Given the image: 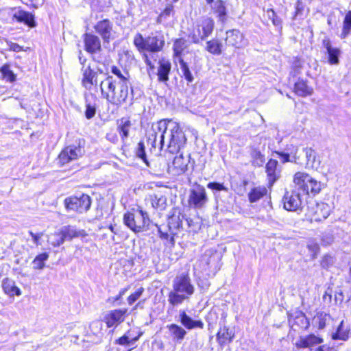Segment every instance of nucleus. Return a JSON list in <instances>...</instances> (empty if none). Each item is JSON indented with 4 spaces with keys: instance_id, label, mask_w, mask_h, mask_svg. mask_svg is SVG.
<instances>
[{
    "instance_id": "69168bd1",
    "label": "nucleus",
    "mask_w": 351,
    "mask_h": 351,
    "mask_svg": "<svg viewBox=\"0 0 351 351\" xmlns=\"http://www.w3.org/2000/svg\"><path fill=\"white\" fill-rule=\"evenodd\" d=\"M332 289H328L324 295H323V301L326 304H330L332 303Z\"/></svg>"
},
{
    "instance_id": "ddd939ff",
    "label": "nucleus",
    "mask_w": 351,
    "mask_h": 351,
    "mask_svg": "<svg viewBox=\"0 0 351 351\" xmlns=\"http://www.w3.org/2000/svg\"><path fill=\"white\" fill-rule=\"evenodd\" d=\"M94 28L101 36L104 43H109L117 37V32L113 29V23L109 19L98 21Z\"/></svg>"
},
{
    "instance_id": "4be33fe9",
    "label": "nucleus",
    "mask_w": 351,
    "mask_h": 351,
    "mask_svg": "<svg viewBox=\"0 0 351 351\" xmlns=\"http://www.w3.org/2000/svg\"><path fill=\"white\" fill-rule=\"evenodd\" d=\"M331 208L329 204L324 202L317 203L315 210L312 215L311 221L320 222L325 220L330 215Z\"/></svg>"
},
{
    "instance_id": "09e8293b",
    "label": "nucleus",
    "mask_w": 351,
    "mask_h": 351,
    "mask_svg": "<svg viewBox=\"0 0 351 351\" xmlns=\"http://www.w3.org/2000/svg\"><path fill=\"white\" fill-rule=\"evenodd\" d=\"M179 63L180 66V70L182 73V77L187 81L188 84L192 83L194 80L193 74L191 73L189 67L186 62L182 58H180Z\"/></svg>"
},
{
    "instance_id": "0e129e2a",
    "label": "nucleus",
    "mask_w": 351,
    "mask_h": 351,
    "mask_svg": "<svg viewBox=\"0 0 351 351\" xmlns=\"http://www.w3.org/2000/svg\"><path fill=\"white\" fill-rule=\"evenodd\" d=\"M344 295L341 289H338L335 291V295H334V301L336 304H341L343 301Z\"/></svg>"
},
{
    "instance_id": "5701e85b",
    "label": "nucleus",
    "mask_w": 351,
    "mask_h": 351,
    "mask_svg": "<svg viewBox=\"0 0 351 351\" xmlns=\"http://www.w3.org/2000/svg\"><path fill=\"white\" fill-rule=\"evenodd\" d=\"M225 41L227 45L239 48L243 45V35L238 29L228 30Z\"/></svg>"
},
{
    "instance_id": "423d86ee",
    "label": "nucleus",
    "mask_w": 351,
    "mask_h": 351,
    "mask_svg": "<svg viewBox=\"0 0 351 351\" xmlns=\"http://www.w3.org/2000/svg\"><path fill=\"white\" fill-rule=\"evenodd\" d=\"M294 183L304 194L315 196L322 190V183L311 178L304 172H297L293 178Z\"/></svg>"
},
{
    "instance_id": "37998d69",
    "label": "nucleus",
    "mask_w": 351,
    "mask_h": 351,
    "mask_svg": "<svg viewBox=\"0 0 351 351\" xmlns=\"http://www.w3.org/2000/svg\"><path fill=\"white\" fill-rule=\"evenodd\" d=\"M215 12L217 14L219 21L223 22L226 19L227 10L225 2L222 0H217L213 8Z\"/></svg>"
},
{
    "instance_id": "a18cd8bd",
    "label": "nucleus",
    "mask_w": 351,
    "mask_h": 351,
    "mask_svg": "<svg viewBox=\"0 0 351 351\" xmlns=\"http://www.w3.org/2000/svg\"><path fill=\"white\" fill-rule=\"evenodd\" d=\"M351 34V10L348 11L343 19V28L340 38L344 39Z\"/></svg>"
},
{
    "instance_id": "bb28decb",
    "label": "nucleus",
    "mask_w": 351,
    "mask_h": 351,
    "mask_svg": "<svg viewBox=\"0 0 351 351\" xmlns=\"http://www.w3.org/2000/svg\"><path fill=\"white\" fill-rule=\"evenodd\" d=\"M167 328L169 330L173 341L178 343H181L187 334L185 328L176 324H169L167 326Z\"/></svg>"
},
{
    "instance_id": "0eeeda50",
    "label": "nucleus",
    "mask_w": 351,
    "mask_h": 351,
    "mask_svg": "<svg viewBox=\"0 0 351 351\" xmlns=\"http://www.w3.org/2000/svg\"><path fill=\"white\" fill-rule=\"evenodd\" d=\"M123 221L126 226L136 233L147 230L150 220L147 213L140 210L134 213H125Z\"/></svg>"
},
{
    "instance_id": "ea45409f",
    "label": "nucleus",
    "mask_w": 351,
    "mask_h": 351,
    "mask_svg": "<svg viewBox=\"0 0 351 351\" xmlns=\"http://www.w3.org/2000/svg\"><path fill=\"white\" fill-rule=\"evenodd\" d=\"M276 155L278 156L281 162L285 163L287 162H291L296 164H302V162L300 160V156L298 154V149H295V152L294 153L291 152V159H290L291 155L287 153L284 152H274Z\"/></svg>"
},
{
    "instance_id": "c03bdc74",
    "label": "nucleus",
    "mask_w": 351,
    "mask_h": 351,
    "mask_svg": "<svg viewBox=\"0 0 351 351\" xmlns=\"http://www.w3.org/2000/svg\"><path fill=\"white\" fill-rule=\"evenodd\" d=\"M222 43L217 39H212L206 43V50L213 55H220L222 52Z\"/></svg>"
},
{
    "instance_id": "864d4df0",
    "label": "nucleus",
    "mask_w": 351,
    "mask_h": 351,
    "mask_svg": "<svg viewBox=\"0 0 351 351\" xmlns=\"http://www.w3.org/2000/svg\"><path fill=\"white\" fill-rule=\"evenodd\" d=\"M136 156L141 158L145 164L148 165L145 153V146L143 141L139 142L137 145L136 149Z\"/></svg>"
},
{
    "instance_id": "338daca9",
    "label": "nucleus",
    "mask_w": 351,
    "mask_h": 351,
    "mask_svg": "<svg viewBox=\"0 0 351 351\" xmlns=\"http://www.w3.org/2000/svg\"><path fill=\"white\" fill-rule=\"evenodd\" d=\"M58 238L51 242V245L54 247L60 246L66 241V239L63 237L61 232L57 235Z\"/></svg>"
},
{
    "instance_id": "13d9d810",
    "label": "nucleus",
    "mask_w": 351,
    "mask_h": 351,
    "mask_svg": "<svg viewBox=\"0 0 351 351\" xmlns=\"http://www.w3.org/2000/svg\"><path fill=\"white\" fill-rule=\"evenodd\" d=\"M96 113V106L95 104H91L88 102V100L86 99V110H85V116L88 119H92Z\"/></svg>"
},
{
    "instance_id": "052dcab7",
    "label": "nucleus",
    "mask_w": 351,
    "mask_h": 351,
    "mask_svg": "<svg viewBox=\"0 0 351 351\" xmlns=\"http://www.w3.org/2000/svg\"><path fill=\"white\" fill-rule=\"evenodd\" d=\"M322 245L324 246L330 245L334 242V236L330 232H325L321 239Z\"/></svg>"
},
{
    "instance_id": "6e6d98bb",
    "label": "nucleus",
    "mask_w": 351,
    "mask_h": 351,
    "mask_svg": "<svg viewBox=\"0 0 351 351\" xmlns=\"http://www.w3.org/2000/svg\"><path fill=\"white\" fill-rule=\"evenodd\" d=\"M295 10L294 14L292 17L293 20H296L298 17H300L303 15V12L304 10V4L302 0H298L295 3Z\"/></svg>"
},
{
    "instance_id": "f257e3e1",
    "label": "nucleus",
    "mask_w": 351,
    "mask_h": 351,
    "mask_svg": "<svg viewBox=\"0 0 351 351\" xmlns=\"http://www.w3.org/2000/svg\"><path fill=\"white\" fill-rule=\"evenodd\" d=\"M147 143L152 152L158 147L161 151L167 138V150L171 154L178 153L186 142V136L180 124L171 119H162L153 123L147 132Z\"/></svg>"
},
{
    "instance_id": "f704fd0d",
    "label": "nucleus",
    "mask_w": 351,
    "mask_h": 351,
    "mask_svg": "<svg viewBox=\"0 0 351 351\" xmlns=\"http://www.w3.org/2000/svg\"><path fill=\"white\" fill-rule=\"evenodd\" d=\"M189 43L184 38L176 39L173 45V56L178 58H182V52L187 49Z\"/></svg>"
},
{
    "instance_id": "49530a36",
    "label": "nucleus",
    "mask_w": 351,
    "mask_h": 351,
    "mask_svg": "<svg viewBox=\"0 0 351 351\" xmlns=\"http://www.w3.org/2000/svg\"><path fill=\"white\" fill-rule=\"evenodd\" d=\"M277 166L278 161L274 159H270L266 165V172L267 173L268 177L269 178L270 182H274L277 178L276 174Z\"/></svg>"
},
{
    "instance_id": "c85d7f7f",
    "label": "nucleus",
    "mask_w": 351,
    "mask_h": 351,
    "mask_svg": "<svg viewBox=\"0 0 351 351\" xmlns=\"http://www.w3.org/2000/svg\"><path fill=\"white\" fill-rule=\"evenodd\" d=\"M302 153L306 156V167L312 169H317L321 165V160L317 159V153L311 147H304L302 149Z\"/></svg>"
},
{
    "instance_id": "c9c22d12",
    "label": "nucleus",
    "mask_w": 351,
    "mask_h": 351,
    "mask_svg": "<svg viewBox=\"0 0 351 351\" xmlns=\"http://www.w3.org/2000/svg\"><path fill=\"white\" fill-rule=\"evenodd\" d=\"M112 73L116 76L114 80L117 83H124L127 84H132L130 80V74L128 71H121L119 68L113 66L111 70Z\"/></svg>"
},
{
    "instance_id": "4468645a",
    "label": "nucleus",
    "mask_w": 351,
    "mask_h": 351,
    "mask_svg": "<svg viewBox=\"0 0 351 351\" xmlns=\"http://www.w3.org/2000/svg\"><path fill=\"white\" fill-rule=\"evenodd\" d=\"M282 201L284 208L288 211H298L302 208L301 195L297 189L286 191Z\"/></svg>"
},
{
    "instance_id": "aec40b11",
    "label": "nucleus",
    "mask_w": 351,
    "mask_h": 351,
    "mask_svg": "<svg viewBox=\"0 0 351 351\" xmlns=\"http://www.w3.org/2000/svg\"><path fill=\"white\" fill-rule=\"evenodd\" d=\"M289 322L294 330H296L297 328L306 330L310 326L309 320L305 314L300 311L290 315Z\"/></svg>"
},
{
    "instance_id": "9b49d317",
    "label": "nucleus",
    "mask_w": 351,
    "mask_h": 351,
    "mask_svg": "<svg viewBox=\"0 0 351 351\" xmlns=\"http://www.w3.org/2000/svg\"><path fill=\"white\" fill-rule=\"evenodd\" d=\"M84 153V147L81 146L80 141L77 145H72L65 147L59 154L58 160L61 165H66L73 160L82 157Z\"/></svg>"
},
{
    "instance_id": "39448f33",
    "label": "nucleus",
    "mask_w": 351,
    "mask_h": 351,
    "mask_svg": "<svg viewBox=\"0 0 351 351\" xmlns=\"http://www.w3.org/2000/svg\"><path fill=\"white\" fill-rule=\"evenodd\" d=\"M184 215L179 209H173L171 215L168 219L167 226H160L158 227V232L162 239L167 240L171 245H174V235L176 232L174 230H178L182 227V220Z\"/></svg>"
},
{
    "instance_id": "9d476101",
    "label": "nucleus",
    "mask_w": 351,
    "mask_h": 351,
    "mask_svg": "<svg viewBox=\"0 0 351 351\" xmlns=\"http://www.w3.org/2000/svg\"><path fill=\"white\" fill-rule=\"evenodd\" d=\"M67 209L83 213L88 211L91 206V199L89 195L82 194L80 197H70L64 200Z\"/></svg>"
},
{
    "instance_id": "72a5a7b5",
    "label": "nucleus",
    "mask_w": 351,
    "mask_h": 351,
    "mask_svg": "<svg viewBox=\"0 0 351 351\" xmlns=\"http://www.w3.org/2000/svg\"><path fill=\"white\" fill-rule=\"evenodd\" d=\"M295 93L300 97H306L312 95L313 89L307 85L306 82L303 80H299L295 83Z\"/></svg>"
},
{
    "instance_id": "4d7b16f0",
    "label": "nucleus",
    "mask_w": 351,
    "mask_h": 351,
    "mask_svg": "<svg viewBox=\"0 0 351 351\" xmlns=\"http://www.w3.org/2000/svg\"><path fill=\"white\" fill-rule=\"evenodd\" d=\"M307 248L312 253L313 258H316L320 250L319 244L315 241H309L307 243Z\"/></svg>"
},
{
    "instance_id": "f8f14e48",
    "label": "nucleus",
    "mask_w": 351,
    "mask_h": 351,
    "mask_svg": "<svg viewBox=\"0 0 351 351\" xmlns=\"http://www.w3.org/2000/svg\"><path fill=\"white\" fill-rule=\"evenodd\" d=\"M208 200L206 191L203 186L197 184L191 189L189 197V204L191 206L195 208H201L206 205Z\"/></svg>"
},
{
    "instance_id": "a211bd4d",
    "label": "nucleus",
    "mask_w": 351,
    "mask_h": 351,
    "mask_svg": "<svg viewBox=\"0 0 351 351\" xmlns=\"http://www.w3.org/2000/svg\"><path fill=\"white\" fill-rule=\"evenodd\" d=\"M127 313V308L114 309L108 312L104 317L107 326L110 328L123 322Z\"/></svg>"
},
{
    "instance_id": "7ed1b4c3",
    "label": "nucleus",
    "mask_w": 351,
    "mask_h": 351,
    "mask_svg": "<svg viewBox=\"0 0 351 351\" xmlns=\"http://www.w3.org/2000/svg\"><path fill=\"white\" fill-rule=\"evenodd\" d=\"M101 94L108 102L114 106H121L129 98L130 90V104H133L134 90L132 84L117 83L112 76H108L100 83Z\"/></svg>"
},
{
    "instance_id": "dca6fc26",
    "label": "nucleus",
    "mask_w": 351,
    "mask_h": 351,
    "mask_svg": "<svg viewBox=\"0 0 351 351\" xmlns=\"http://www.w3.org/2000/svg\"><path fill=\"white\" fill-rule=\"evenodd\" d=\"M221 254L213 249H209L205 251L201 257V263L206 265L208 268H213L217 270L220 268V261Z\"/></svg>"
},
{
    "instance_id": "2eb2a0df",
    "label": "nucleus",
    "mask_w": 351,
    "mask_h": 351,
    "mask_svg": "<svg viewBox=\"0 0 351 351\" xmlns=\"http://www.w3.org/2000/svg\"><path fill=\"white\" fill-rule=\"evenodd\" d=\"M193 163L194 162H191L190 154L184 156L183 154H180L173 160L172 172L174 175H182L189 170V167H193Z\"/></svg>"
},
{
    "instance_id": "bf43d9fd",
    "label": "nucleus",
    "mask_w": 351,
    "mask_h": 351,
    "mask_svg": "<svg viewBox=\"0 0 351 351\" xmlns=\"http://www.w3.org/2000/svg\"><path fill=\"white\" fill-rule=\"evenodd\" d=\"M268 18L272 21V23L276 26H279L282 23L281 19L278 17L274 10L269 9L267 11Z\"/></svg>"
},
{
    "instance_id": "e2e57ef3",
    "label": "nucleus",
    "mask_w": 351,
    "mask_h": 351,
    "mask_svg": "<svg viewBox=\"0 0 351 351\" xmlns=\"http://www.w3.org/2000/svg\"><path fill=\"white\" fill-rule=\"evenodd\" d=\"M29 234L32 237V240L36 245L38 246L41 245L40 239L43 236V232L35 234L32 231H29Z\"/></svg>"
},
{
    "instance_id": "20e7f679",
    "label": "nucleus",
    "mask_w": 351,
    "mask_h": 351,
    "mask_svg": "<svg viewBox=\"0 0 351 351\" xmlns=\"http://www.w3.org/2000/svg\"><path fill=\"white\" fill-rule=\"evenodd\" d=\"M195 287L188 274L177 276L173 281V290L168 294V302L174 307L182 304L194 293Z\"/></svg>"
},
{
    "instance_id": "f3484780",
    "label": "nucleus",
    "mask_w": 351,
    "mask_h": 351,
    "mask_svg": "<svg viewBox=\"0 0 351 351\" xmlns=\"http://www.w3.org/2000/svg\"><path fill=\"white\" fill-rule=\"evenodd\" d=\"M82 84L87 90H91L93 86L97 84L98 71L91 69L88 64L82 67Z\"/></svg>"
},
{
    "instance_id": "6e6552de",
    "label": "nucleus",
    "mask_w": 351,
    "mask_h": 351,
    "mask_svg": "<svg viewBox=\"0 0 351 351\" xmlns=\"http://www.w3.org/2000/svg\"><path fill=\"white\" fill-rule=\"evenodd\" d=\"M214 26L215 23L212 19L209 17L204 18L197 25L196 28L191 32L189 37L193 43H199L212 34Z\"/></svg>"
},
{
    "instance_id": "de8ad7c7",
    "label": "nucleus",
    "mask_w": 351,
    "mask_h": 351,
    "mask_svg": "<svg viewBox=\"0 0 351 351\" xmlns=\"http://www.w3.org/2000/svg\"><path fill=\"white\" fill-rule=\"evenodd\" d=\"M139 339V336L132 337L130 332L128 331L124 335L116 340V343L121 346H133Z\"/></svg>"
},
{
    "instance_id": "e433bc0d",
    "label": "nucleus",
    "mask_w": 351,
    "mask_h": 351,
    "mask_svg": "<svg viewBox=\"0 0 351 351\" xmlns=\"http://www.w3.org/2000/svg\"><path fill=\"white\" fill-rule=\"evenodd\" d=\"M350 328L348 325H346L344 321L342 320L339 325L336 332L333 333L332 338L333 339H340L346 341L349 337Z\"/></svg>"
},
{
    "instance_id": "473e14b6",
    "label": "nucleus",
    "mask_w": 351,
    "mask_h": 351,
    "mask_svg": "<svg viewBox=\"0 0 351 351\" xmlns=\"http://www.w3.org/2000/svg\"><path fill=\"white\" fill-rule=\"evenodd\" d=\"M117 130L123 141L129 136V132L132 127V123L128 118L123 117L117 122Z\"/></svg>"
},
{
    "instance_id": "774afa93",
    "label": "nucleus",
    "mask_w": 351,
    "mask_h": 351,
    "mask_svg": "<svg viewBox=\"0 0 351 351\" xmlns=\"http://www.w3.org/2000/svg\"><path fill=\"white\" fill-rule=\"evenodd\" d=\"M8 46L9 47V49L15 52H19L22 50V47L20 46L19 44L12 43V42H8L7 43Z\"/></svg>"
},
{
    "instance_id": "5fc2aeb1",
    "label": "nucleus",
    "mask_w": 351,
    "mask_h": 351,
    "mask_svg": "<svg viewBox=\"0 0 351 351\" xmlns=\"http://www.w3.org/2000/svg\"><path fill=\"white\" fill-rule=\"evenodd\" d=\"M208 189L212 190L214 194H216L217 191H226L228 192V188L223 183L217 182H210L207 184Z\"/></svg>"
},
{
    "instance_id": "7c9ffc66",
    "label": "nucleus",
    "mask_w": 351,
    "mask_h": 351,
    "mask_svg": "<svg viewBox=\"0 0 351 351\" xmlns=\"http://www.w3.org/2000/svg\"><path fill=\"white\" fill-rule=\"evenodd\" d=\"M60 232L66 240H71L73 238L86 235L84 230H77L75 226H64Z\"/></svg>"
},
{
    "instance_id": "4c0bfd02",
    "label": "nucleus",
    "mask_w": 351,
    "mask_h": 351,
    "mask_svg": "<svg viewBox=\"0 0 351 351\" xmlns=\"http://www.w3.org/2000/svg\"><path fill=\"white\" fill-rule=\"evenodd\" d=\"M330 316L325 313L319 312L313 319V324L317 327L318 329H323L327 324L330 321Z\"/></svg>"
},
{
    "instance_id": "2f4dec72",
    "label": "nucleus",
    "mask_w": 351,
    "mask_h": 351,
    "mask_svg": "<svg viewBox=\"0 0 351 351\" xmlns=\"http://www.w3.org/2000/svg\"><path fill=\"white\" fill-rule=\"evenodd\" d=\"M153 208L164 210L167 206V197L160 192L154 193L149 196Z\"/></svg>"
},
{
    "instance_id": "a19ab883",
    "label": "nucleus",
    "mask_w": 351,
    "mask_h": 351,
    "mask_svg": "<svg viewBox=\"0 0 351 351\" xmlns=\"http://www.w3.org/2000/svg\"><path fill=\"white\" fill-rule=\"evenodd\" d=\"M250 156L252 158V165L254 167H262L265 162V155L256 147H251Z\"/></svg>"
},
{
    "instance_id": "680f3d73",
    "label": "nucleus",
    "mask_w": 351,
    "mask_h": 351,
    "mask_svg": "<svg viewBox=\"0 0 351 351\" xmlns=\"http://www.w3.org/2000/svg\"><path fill=\"white\" fill-rule=\"evenodd\" d=\"M144 291V289L143 287L139 288L135 293L131 294L128 298V302L130 305H132L134 302H135L142 295Z\"/></svg>"
},
{
    "instance_id": "cd10ccee",
    "label": "nucleus",
    "mask_w": 351,
    "mask_h": 351,
    "mask_svg": "<svg viewBox=\"0 0 351 351\" xmlns=\"http://www.w3.org/2000/svg\"><path fill=\"white\" fill-rule=\"evenodd\" d=\"M322 45L328 54V62L330 64H338L339 62V57L341 53L340 49L332 47L328 38L324 39Z\"/></svg>"
},
{
    "instance_id": "6ab92c4d",
    "label": "nucleus",
    "mask_w": 351,
    "mask_h": 351,
    "mask_svg": "<svg viewBox=\"0 0 351 351\" xmlns=\"http://www.w3.org/2000/svg\"><path fill=\"white\" fill-rule=\"evenodd\" d=\"M234 331L226 325H221L217 335L216 339L221 348H223L227 342H232L234 338Z\"/></svg>"
},
{
    "instance_id": "a878e982",
    "label": "nucleus",
    "mask_w": 351,
    "mask_h": 351,
    "mask_svg": "<svg viewBox=\"0 0 351 351\" xmlns=\"http://www.w3.org/2000/svg\"><path fill=\"white\" fill-rule=\"evenodd\" d=\"M322 341L323 339L321 337L311 334L304 337H300V339L296 341L295 346L298 348H307L322 343Z\"/></svg>"
},
{
    "instance_id": "79ce46f5",
    "label": "nucleus",
    "mask_w": 351,
    "mask_h": 351,
    "mask_svg": "<svg viewBox=\"0 0 351 351\" xmlns=\"http://www.w3.org/2000/svg\"><path fill=\"white\" fill-rule=\"evenodd\" d=\"M49 255L47 252L38 254L33 260L32 264L35 270H42L45 267V262L49 259Z\"/></svg>"
},
{
    "instance_id": "8fccbe9b",
    "label": "nucleus",
    "mask_w": 351,
    "mask_h": 351,
    "mask_svg": "<svg viewBox=\"0 0 351 351\" xmlns=\"http://www.w3.org/2000/svg\"><path fill=\"white\" fill-rule=\"evenodd\" d=\"M337 261V258L335 256L326 254H324L321 260H320V266L322 268L328 270L330 268L334 266Z\"/></svg>"
},
{
    "instance_id": "412c9836",
    "label": "nucleus",
    "mask_w": 351,
    "mask_h": 351,
    "mask_svg": "<svg viewBox=\"0 0 351 351\" xmlns=\"http://www.w3.org/2000/svg\"><path fill=\"white\" fill-rule=\"evenodd\" d=\"M178 320L182 326L187 330H193L195 328L202 329L204 326L202 321L193 319L189 315H187L184 310L179 311Z\"/></svg>"
},
{
    "instance_id": "c756f323",
    "label": "nucleus",
    "mask_w": 351,
    "mask_h": 351,
    "mask_svg": "<svg viewBox=\"0 0 351 351\" xmlns=\"http://www.w3.org/2000/svg\"><path fill=\"white\" fill-rule=\"evenodd\" d=\"M2 289L5 293L8 295L10 297L14 295L19 296L21 295L20 289L15 285L14 280L6 278L2 282Z\"/></svg>"
},
{
    "instance_id": "393cba45",
    "label": "nucleus",
    "mask_w": 351,
    "mask_h": 351,
    "mask_svg": "<svg viewBox=\"0 0 351 351\" xmlns=\"http://www.w3.org/2000/svg\"><path fill=\"white\" fill-rule=\"evenodd\" d=\"M158 60V80L159 82H165L169 80V75L171 69V62L165 59L161 58Z\"/></svg>"
},
{
    "instance_id": "58836bf2",
    "label": "nucleus",
    "mask_w": 351,
    "mask_h": 351,
    "mask_svg": "<svg viewBox=\"0 0 351 351\" xmlns=\"http://www.w3.org/2000/svg\"><path fill=\"white\" fill-rule=\"evenodd\" d=\"M267 190L265 186L254 187L248 193V199L251 203H254L267 195Z\"/></svg>"
},
{
    "instance_id": "b1692460",
    "label": "nucleus",
    "mask_w": 351,
    "mask_h": 351,
    "mask_svg": "<svg viewBox=\"0 0 351 351\" xmlns=\"http://www.w3.org/2000/svg\"><path fill=\"white\" fill-rule=\"evenodd\" d=\"M13 18L18 22L23 23L29 27H34L36 25L34 14L23 10L16 11L13 14Z\"/></svg>"
},
{
    "instance_id": "f03ea898",
    "label": "nucleus",
    "mask_w": 351,
    "mask_h": 351,
    "mask_svg": "<svg viewBox=\"0 0 351 351\" xmlns=\"http://www.w3.org/2000/svg\"><path fill=\"white\" fill-rule=\"evenodd\" d=\"M134 45L138 51L143 54L145 64L150 68H155L154 63L159 58L158 53L162 51L165 45V38L162 31L152 32L147 37L144 38L140 33L134 37Z\"/></svg>"
},
{
    "instance_id": "3c124183",
    "label": "nucleus",
    "mask_w": 351,
    "mask_h": 351,
    "mask_svg": "<svg viewBox=\"0 0 351 351\" xmlns=\"http://www.w3.org/2000/svg\"><path fill=\"white\" fill-rule=\"evenodd\" d=\"M173 13V5L171 4L168 5L165 9L159 14L156 19V23L158 24H165L171 15Z\"/></svg>"
},
{
    "instance_id": "603ef678",
    "label": "nucleus",
    "mask_w": 351,
    "mask_h": 351,
    "mask_svg": "<svg viewBox=\"0 0 351 351\" xmlns=\"http://www.w3.org/2000/svg\"><path fill=\"white\" fill-rule=\"evenodd\" d=\"M0 72L2 74L3 78L9 82H14L16 80V76L14 72L10 69L9 64H4L0 68Z\"/></svg>"
},
{
    "instance_id": "1a4fd4ad",
    "label": "nucleus",
    "mask_w": 351,
    "mask_h": 351,
    "mask_svg": "<svg viewBox=\"0 0 351 351\" xmlns=\"http://www.w3.org/2000/svg\"><path fill=\"white\" fill-rule=\"evenodd\" d=\"M83 40L85 51L92 56L94 61L101 62V58L96 56L102 50L100 38L92 33H85L83 35Z\"/></svg>"
}]
</instances>
